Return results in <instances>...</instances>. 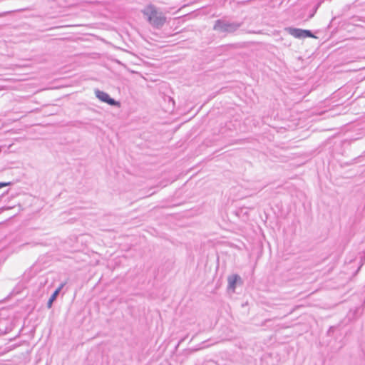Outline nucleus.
I'll use <instances>...</instances> for the list:
<instances>
[{"instance_id": "obj_1", "label": "nucleus", "mask_w": 365, "mask_h": 365, "mask_svg": "<svg viewBox=\"0 0 365 365\" xmlns=\"http://www.w3.org/2000/svg\"><path fill=\"white\" fill-rule=\"evenodd\" d=\"M143 15L149 24L155 29H160L166 22V17L153 5H148L143 10Z\"/></svg>"}, {"instance_id": "obj_2", "label": "nucleus", "mask_w": 365, "mask_h": 365, "mask_svg": "<svg viewBox=\"0 0 365 365\" xmlns=\"http://www.w3.org/2000/svg\"><path fill=\"white\" fill-rule=\"evenodd\" d=\"M241 26L240 23L230 22L225 20L219 19L215 21L214 29L222 32L232 33L237 30Z\"/></svg>"}, {"instance_id": "obj_3", "label": "nucleus", "mask_w": 365, "mask_h": 365, "mask_svg": "<svg viewBox=\"0 0 365 365\" xmlns=\"http://www.w3.org/2000/svg\"><path fill=\"white\" fill-rule=\"evenodd\" d=\"M95 94L97 98H98L103 103H106L110 106H118L119 103L117 102L115 99L110 98V96L106 92L101 91L100 90L96 89L95 91Z\"/></svg>"}, {"instance_id": "obj_4", "label": "nucleus", "mask_w": 365, "mask_h": 365, "mask_svg": "<svg viewBox=\"0 0 365 365\" xmlns=\"http://www.w3.org/2000/svg\"><path fill=\"white\" fill-rule=\"evenodd\" d=\"M66 283H67V282H63L61 283L60 285L58 286V287L51 294V296L50 297V298L47 302V307L48 309L52 307L53 302L56 299L60 292L64 287V286L66 284Z\"/></svg>"}, {"instance_id": "obj_5", "label": "nucleus", "mask_w": 365, "mask_h": 365, "mask_svg": "<svg viewBox=\"0 0 365 365\" xmlns=\"http://www.w3.org/2000/svg\"><path fill=\"white\" fill-rule=\"evenodd\" d=\"M240 279V277L237 274H232L228 277V289H232L233 292L235 289L236 284L238 280Z\"/></svg>"}, {"instance_id": "obj_6", "label": "nucleus", "mask_w": 365, "mask_h": 365, "mask_svg": "<svg viewBox=\"0 0 365 365\" xmlns=\"http://www.w3.org/2000/svg\"><path fill=\"white\" fill-rule=\"evenodd\" d=\"M288 33L297 38H303L302 29L289 27L287 29Z\"/></svg>"}, {"instance_id": "obj_7", "label": "nucleus", "mask_w": 365, "mask_h": 365, "mask_svg": "<svg viewBox=\"0 0 365 365\" xmlns=\"http://www.w3.org/2000/svg\"><path fill=\"white\" fill-rule=\"evenodd\" d=\"M303 38H316L310 30L302 29Z\"/></svg>"}, {"instance_id": "obj_8", "label": "nucleus", "mask_w": 365, "mask_h": 365, "mask_svg": "<svg viewBox=\"0 0 365 365\" xmlns=\"http://www.w3.org/2000/svg\"><path fill=\"white\" fill-rule=\"evenodd\" d=\"M10 185L9 182H0V189Z\"/></svg>"}]
</instances>
